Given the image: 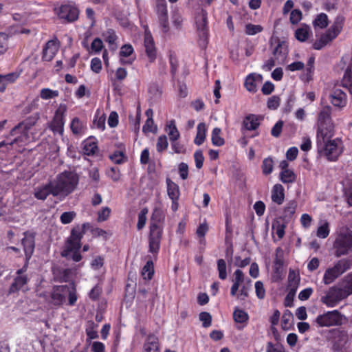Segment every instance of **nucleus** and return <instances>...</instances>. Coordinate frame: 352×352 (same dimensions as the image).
<instances>
[{"label":"nucleus","mask_w":352,"mask_h":352,"mask_svg":"<svg viewBox=\"0 0 352 352\" xmlns=\"http://www.w3.org/2000/svg\"><path fill=\"white\" fill-rule=\"evenodd\" d=\"M53 196L65 197L72 193L78 184V175L72 171H64L52 181Z\"/></svg>","instance_id":"1"},{"label":"nucleus","mask_w":352,"mask_h":352,"mask_svg":"<svg viewBox=\"0 0 352 352\" xmlns=\"http://www.w3.org/2000/svg\"><path fill=\"white\" fill-rule=\"evenodd\" d=\"M87 226H89V223H84L82 226H76L72 228L71 234L66 241L65 249L62 252L63 256L71 258L76 262L81 260L82 256L79 253L80 241Z\"/></svg>","instance_id":"2"},{"label":"nucleus","mask_w":352,"mask_h":352,"mask_svg":"<svg viewBox=\"0 0 352 352\" xmlns=\"http://www.w3.org/2000/svg\"><path fill=\"white\" fill-rule=\"evenodd\" d=\"M164 218L163 210L161 208H155L150 226L149 252L151 253L157 254L160 250L163 228L158 223H162Z\"/></svg>","instance_id":"3"},{"label":"nucleus","mask_w":352,"mask_h":352,"mask_svg":"<svg viewBox=\"0 0 352 352\" xmlns=\"http://www.w3.org/2000/svg\"><path fill=\"white\" fill-rule=\"evenodd\" d=\"M67 296V305L74 306L78 300L76 289L74 285L54 286L50 293L49 303L55 307H60L65 302Z\"/></svg>","instance_id":"4"},{"label":"nucleus","mask_w":352,"mask_h":352,"mask_svg":"<svg viewBox=\"0 0 352 352\" xmlns=\"http://www.w3.org/2000/svg\"><path fill=\"white\" fill-rule=\"evenodd\" d=\"M232 283L230 289L232 296L239 300H243L248 297L252 287V280L246 278L241 270H236L234 272Z\"/></svg>","instance_id":"5"},{"label":"nucleus","mask_w":352,"mask_h":352,"mask_svg":"<svg viewBox=\"0 0 352 352\" xmlns=\"http://www.w3.org/2000/svg\"><path fill=\"white\" fill-rule=\"evenodd\" d=\"M344 17L338 15L336 17L332 25L324 33L319 40L314 43V48L320 50L327 44L335 39L341 32L344 23Z\"/></svg>","instance_id":"6"},{"label":"nucleus","mask_w":352,"mask_h":352,"mask_svg":"<svg viewBox=\"0 0 352 352\" xmlns=\"http://www.w3.org/2000/svg\"><path fill=\"white\" fill-rule=\"evenodd\" d=\"M335 256L340 257L347 254L352 250V232L347 228H341L338 231L333 243Z\"/></svg>","instance_id":"7"},{"label":"nucleus","mask_w":352,"mask_h":352,"mask_svg":"<svg viewBox=\"0 0 352 352\" xmlns=\"http://www.w3.org/2000/svg\"><path fill=\"white\" fill-rule=\"evenodd\" d=\"M317 292L320 297V302L327 307H334L340 301L345 299L338 285L331 286L326 290L322 289V286L318 285Z\"/></svg>","instance_id":"8"},{"label":"nucleus","mask_w":352,"mask_h":352,"mask_svg":"<svg viewBox=\"0 0 352 352\" xmlns=\"http://www.w3.org/2000/svg\"><path fill=\"white\" fill-rule=\"evenodd\" d=\"M351 268V261L343 258L338 261L333 266L326 269L322 277V283L326 285L333 283L338 277Z\"/></svg>","instance_id":"9"},{"label":"nucleus","mask_w":352,"mask_h":352,"mask_svg":"<svg viewBox=\"0 0 352 352\" xmlns=\"http://www.w3.org/2000/svg\"><path fill=\"white\" fill-rule=\"evenodd\" d=\"M346 320V316L335 309L319 314L316 318L314 322L319 327H330L341 326Z\"/></svg>","instance_id":"10"},{"label":"nucleus","mask_w":352,"mask_h":352,"mask_svg":"<svg viewBox=\"0 0 352 352\" xmlns=\"http://www.w3.org/2000/svg\"><path fill=\"white\" fill-rule=\"evenodd\" d=\"M318 147L331 161L336 160L342 152V142L339 138L326 142L324 145H318Z\"/></svg>","instance_id":"11"},{"label":"nucleus","mask_w":352,"mask_h":352,"mask_svg":"<svg viewBox=\"0 0 352 352\" xmlns=\"http://www.w3.org/2000/svg\"><path fill=\"white\" fill-rule=\"evenodd\" d=\"M208 14L204 9H200L195 15V25L200 40V45L204 46L208 37L207 27Z\"/></svg>","instance_id":"12"},{"label":"nucleus","mask_w":352,"mask_h":352,"mask_svg":"<svg viewBox=\"0 0 352 352\" xmlns=\"http://www.w3.org/2000/svg\"><path fill=\"white\" fill-rule=\"evenodd\" d=\"M334 126L332 122H325L318 124L316 131L317 145H324L326 142L333 140Z\"/></svg>","instance_id":"13"},{"label":"nucleus","mask_w":352,"mask_h":352,"mask_svg":"<svg viewBox=\"0 0 352 352\" xmlns=\"http://www.w3.org/2000/svg\"><path fill=\"white\" fill-rule=\"evenodd\" d=\"M67 110L65 104H60L58 107L53 120L51 122L50 127L54 133L62 135L64 131L65 116Z\"/></svg>","instance_id":"14"},{"label":"nucleus","mask_w":352,"mask_h":352,"mask_svg":"<svg viewBox=\"0 0 352 352\" xmlns=\"http://www.w3.org/2000/svg\"><path fill=\"white\" fill-rule=\"evenodd\" d=\"M334 339L332 342L333 352H346V345L349 341V334L344 330H335Z\"/></svg>","instance_id":"15"},{"label":"nucleus","mask_w":352,"mask_h":352,"mask_svg":"<svg viewBox=\"0 0 352 352\" xmlns=\"http://www.w3.org/2000/svg\"><path fill=\"white\" fill-rule=\"evenodd\" d=\"M54 11L60 19L68 22L74 21L78 17V9L71 4H64L59 8H55Z\"/></svg>","instance_id":"16"},{"label":"nucleus","mask_w":352,"mask_h":352,"mask_svg":"<svg viewBox=\"0 0 352 352\" xmlns=\"http://www.w3.org/2000/svg\"><path fill=\"white\" fill-rule=\"evenodd\" d=\"M156 14L158 22L163 32H167L169 30V23L168 18V10L165 0H159L156 6Z\"/></svg>","instance_id":"17"},{"label":"nucleus","mask_w":352,"mask_h":352,"mask_svg":"<svg viewBox=\"0 0 352 352\" xmlns=\"http://www.w3.org/2000/svg\"><path fill=\"white\" fill-rule=\"evenodd\" d=\"M34 234L31 232H25L24 237L21 240V244L25 254L27 262L31 258L35 246Z\"/></svg>","instance_id":"18"},{"label":"nucleus","mask_w":352,"mask_h":352,"mask_svg":"<svg viewBox=\"0 0 352 352\" xmlns=\"http://www.w3.org/2000/svg\"><path fill=\"white\" fill-rule=\"evenodd\" d=\"M59 49V42L57 39L49 41L43 50V59L45 61H51Z\"/></svg>","instance_id":"19"},{"label":"nucleus","mask_w":352,"mask_h":352,"mask_svg":"<svg viewBox=\"0 0 352 352\" xmlns=\"http://www.w3.org/2000/svg\"><path fill=\"white\" fill-rule=\"evenodd\" d=\"M263 76L261 74L252 73L248 75L245 79L244 86L248 91L255 93L258 85L262 82Z\"/></svg>","instance_id":"20"},{"label":"nucleus","mask_w":352,"mask_h":352,"mask_svg":"<svg viewBox=\"0 0 352 352\" xmlns=\"http://www.w3.org/2000/svg\"><path fill=\"white\" fill-rule=\"evenodd\" d=\"M144 44L145 52L149 61L153 63L156 58V48L153 38L150 32H145Z\"/></svg>","instance_id":"21"},{"label":"nucleus","mask_w":352,"mask_h":352,"mask_svg":"<svg viewBox=\"0 0 352 352\" xmlns=\"http://www.w3.org/2000/svg\"><path fill=\"white\" fill-rule=\"evenodd\" d=\"M331 103L333 106L343 107L346 104V96L345 93L339 88L333 90L329 96Z\"/></svg>","instance_id":"22"},{"label":"nucleus","mask_w":352,"mask_h":352,"mask_svg":"<svg viewBox=\"0 0 352 352\" xmlns=\"http://www.w3.org/2000/svg\"><path fill=\"white\" fill-rule=\"evenodd\" d=\"M134 52L133 47L130 44L122 45L120 50V61L123 65H131L133 62L135 58H131Z\"/></svg>","instance_id":"23"},{"label":"nucleus","mask_w":352,"mask_h":352,"mask_svg":"<svg viewBox=\"0 0 352 352\" xmlns=\"http://www.w3.org/2000/svg\"><path fill=\"white\" fill-rule=\"evenodd\" d=\"M26 271L25 266L16 272L17 276L14 278L13 283L11 285L10 292H15L21 289L27 283L28 278L22 274Z\"/></svg>","instance_id":"24"},{"label":"nucleus","mask_w":352,"mask_h":352,"mask_svg":"<svg viewBox=\"0 0 352 352\" xmlns=\"http://www.w3.org/2000/svg\"><path fill=\"white\" fill-rule=\"evenodd\" d=\"M300 278L298 272L289 270L288 274V289L289 291V294L294 296L297 291V289L299 286Z\"/></svg>","instance_id":"25"},{"label":"nucleus","mask_w":352,"mask_h":352,"mask_svg":"<svg viewBox=\"0 0 352 352\" xmlns=\"http://www.w3.org/2000/svg\"><path fill=\"white\" fill-rule=\"evenodd\" d=\"M338 286L345 298L352 294V274H349L342 278Z\"/></svg>","instance_id":"26"},{"label":"nucleus","mask_w":352,"mask_h":352,"mask_svg":"<svg viewBox=\"0 0 352 352\" xmlns=\"http://www.w3.org/2000/svg\"><path fill=\"white\" fill-rule=\"evenodd\" d=\"M287 53V45L285 42H278L273 50V54L278 63H282L285 61Z\"/></svg>","instance_id":"27"},{"label":"nucleus","mask_w":352,"mask_h":352,"mask_svg":"<svg viewBox=\"0 0 352 352\" xmlns=\"http://www.w3.org/2000/svg\"><path fill=\"white\" fill-rule=\"evenodd\" d=\"M52 194L53 195L52 183L50 182L48 184L38 186L34 189V197L41 200H45L47 197Z\"/></svg>","instance_id":"28"},{"label":"nucleus","mask_w":352,"mask_h":352,"mask_svg":"<svg viewBox=\"0 0 352 352\" xmlns=\"http://www.w3.org/2000/svg\"><path fill=\"white\" fill-rule=\"evenodd\" d=\"M70 128L74 135H82L85 133L87 129L86 122L76 117L72 119Z\"/></svg>","instance_id":"29"},{"label":"nucleus","mask_w":352,"mask_h":352,"mask_svg":"<svg viewBox=\"0 0 352 352\" xmlns=\"http://www.w3.org/2000/svg\"><path fill=\"white\" fill-rule=\"evenodd\" d=\"M284 188L281 184H275L272 190L271 198L272 200L278 204L280 205L283 203L285 199V192Z\"/></svg>","instance_id":"30"},{"label":"nucleus","mask_w":352,"mask_h":352,"mask_svg":"<svg viewBox=\"0 0 352 352\" xmlns=\"http://www.w3.org/2000/svg\"><path fill=\"white\" fill-rule=\"evenodd\" d=\"M144 352H160L157 337L154 335H150L147 337L144 344Z\"/></svg>","instance_id":"31"},{"label":"nucleus","mask_w":352,"mask_h":352,"mask_svg":"<svg viewBox=\"0 0 352 352\" xmlns=\"http://www.w3.org/2000/svg\"><path fill=\"white\" fill-rule=\"evenodd\" d=\"M167 193L170 199H179L180 190L179 186L170 179H166Z\"/></svg>","instance_id":"32"},{"label":"nucleus","mask_w":352,"mask_h":352,"mask_svg":"<svg viewBox=\"0 0 352 352\" xmlns=\"http://www.w3.org/2000/svg\"><path fill=\"white\" fill-rule=\"evenodd\" d=\"M261 118L256 115H249L243 120V125L247 130H255L260 124Z\"/></svg>","instance_id":"33"},{"label":"nucleus","mask_w":352,"mask_h":352,"mask_svg":"<svg viewBox=\"0 0 352 352\" xmlns=\"http://www.w3.org/2000/svg\"><path fill=\"white\" fill-rule=\"evenodd\" d=\"M165 131L168 135L170 141L177 140L180 137V133L176 127L174 120H170L167 122Z\"/></svg>","instance_id":"34"},{"label":"nucleus","mask_w":352,"mask_h":352,"mask_svg":"<svg viewBox=\"0 0 352 352\" xmlns=\"http://www.w3.org/2000/svg\"><path fill=\"white\" fill-rule=\"evenodd\" d=\"M207 127L205 123L201 122L197 127V135L194 140L195 144L199 146L204 143L206 137Z\"/></svg>","instance_id":"35"},{"label":"nucleus","mask_w":352,"mask_h":352,"mask_svg":"<svg viewBox=\"0 0 352 352\" xmlns=\"http://www.w3.org/2000/svg\"><path fill=\"white\" fill-rule=\"evenodd\" d=\"M329 233V223L327 220H320L316 231V236L320 239H326Z\"/></svg>","instance_id":"36"},{"label":"nucleus","mask_w":352,"mask_h":352,"mask_svg":"<svg viewBox=\"0 0 352 352\" xmlns=\"http://www.w3.org/2000/svg\"><path fill=\"white\" fill-rule=\"evenodd\" d=\"M97 150V144L94 138H88L83 142V153L85 155H94Z\"/></svg>","instance_id":"37"},{"label":"nucleus","mask_w":352,"mask_h":352,"mask_svg":"<svg viewBox=\"0 0 352 352\" xmlns=\"http://www.w3.org/2000/svg\"><path fill=\"white\" fill-rule=\"evenodd\" d=\"M342 85L344 87L349 89V91L352 94V61L349 65L344 73Z\"/></svg>","instance_id":"38"},{"label":"nucleus","mask_w":352,"mask_h":352,"mask_svg":"<svg viewBox=\"0 0 352 352\" xmlns=\"http://www.w3.org/2000/svg\"><path fill=\"white\" fill-rule=\"evenodd\" d=\"M148 118L143 126L142 131L144 133H155L157 131V127L154 125V122L153 118H151L152 111L151 109H148L146 112Z\"/></svg>","instance_id":"39"},{"label":"nucleus","mask_w":352,"mask_h":352,"mask_svg":"<svg viewBox=\"0 0 352 352\" xmlns=\"http://www.w3.org/2000/svg\"><path fill=\"white\" fill-rule=\"evenodd\" d=\"M310 28L306 25H302L295 32V37L299 41H305L309 35Z\"/></svg>","instance_id":"40"},{"label":"nucleus","mask_w":352,"mask_h":352,"mask_svg":"<svg viewBox=\"0 0 352 352\" xmlns=\"http://www.w3.org/2000/svg\"><path fill=\"white\" fill-rule=\"evenodd\" d=\"M221 130L220 128H214L211 134V141L214 146H221L225 144L224 139L221 136Z\"/></svg>","instance_id":"41"},{"label":"nucleus","mask_w":352,"mask_h":352,"mask_svg":"<svg viewBox=\"0 0 352 352\" xmlns=\"http://www.w3.org/2000/svg\"><path fill=\"white\" fill-rule=\"evenodd\" d=\"M315 28H325L329 24L328 16L324 13L318 14L313 22Z\"/></svg>","instance_id":"42"},{"label":"nucleus","mask_w":352,"mask_h":352,"mask_svg":"<svg viewBox=\"0 0 352 352\" xmlns=\"http://www.w3.org/2000/svg\"><path fill=\"white\" fill-rule=\"evenodd\" d=\"M248 318V314L241 309L236 308L233 312V318L236 323H246Z\"/></svg>","instance_id":"43"},{"label":"nucleus","mask_w":352,"mask_h":352,"mask_svg":"<svg viewBox=\"0 0 352 352\" xmlns=\"http://www.w3.org/2000/svg\"><path fill=\"white\" fill-rule=\"evenodd\" d=\"M286 226L279 221L274 222L272 225L273 233L277 236V240L281 239L285 235Z\"/></svg>","instance_id":"44"},{"label":"nucleus","mask_w":352,"mask_h":352,"mask_svg":"<svg viewBox=\"0 0 352 352\" xmlns=\"http://www.w3.org/2000/svg\"><path fill=\"white\" fill-rule=\"evenodd\" d=\"M59 96L58 90H52L50 88H43L40 91V97L43 100H50L56 98Z\"/></svg>","instance_id":"45"},{"label":"nucleus","mask_w":352,"mask_h":352,"mask_svg":"<svg viewBox=\"0 0 352 352\" xmlns=\"http://www.w3.org/2000/svg\"><path fill=\"white\" fill-rule=\"evenodd\" d=\"M331 108L329 107H324L320 112L318 119V124L325 122H332L330 118Z\"/></svg>","instance_id":"46"},{"label":"nucleus","mask_w":352,"mask_h":352,"mask_svg":"<svg viewBox=\"0 0 352 352\" xmlns=\"http://www.w3.org/2000/svg\"><path fill=\"white\" fill-rule=\"evenodd\" d=\"M280 179L283 183H292L296 179L294 173L291 170H281L280 173Z\"/></svg>","instance_id":"47"},{"label":"nucleus","mask_w":352,"mask_h":352,"mask_svg":"<svg viewBox=\"0 0 352 352\" xmlns=\"http://www.w3.org/2000/svg\"><path fill=\"white\" fill-rule=\"evenodd\" d=\"M297 204L295 201H290L284 208V217L290 219L295 213Z\"/></svg>","instance_id":"48"},{"label":"nucleus","mask_w":352,"mask_h":352,"mask_svg":"<svg viewBox=\"0 0 352 352\" xmlns=\"http://www.w3.org/2000/svg\"><path fill=\"white\" fill-rule=\"evenodd\" d=\"M153 265L152 261H148L146 264L144 266L142 275L145 280L151 279L153 274Z\"/></svg>","instance_id":"49"},{"label":"nucleus","mask_w":352,"mask_h":352,"mask_svg":"<svg viewBox=\"0 0 352 352\" xmlns=\"http://www.w3.org/2000/svg\"><path fill=\"white\" fill-rule=\"evenodd\" d=\"M111 213V210L109 207L105 206L102 207L100 210H98L97 214V221L98 222H102L107 221Z\"/></svg>","instance_id":"50"},{"label":"nucleus","mask_w":352,"mask_h":352,"mask_svg":"<svg viewBox=\"0 0 352 352\" xmlns=\"http://www.w3.org/2000/svg\"><path fill=\"white\" fill-rule=\"evenodd\" d=\"M168 143L166 136L164 135H160L157 138V144H156L157 151L159 153H162V152L164 151L168 148Z\"/></svg>","instance_id":"51"},{"label":"nucleus","mask_w":352,"mask_h":352,"mask_svg":"<svg viewBox=\"0 0 352 352\" xmlns=\"http://www.w3.org/2000/svg\"><path fill=\"white\" fill-rule=\"evenodd\" d=\"M274 162L271 157L263 160L262 163V171L265 175L270 174L273 170Z\"/></svg>","instance_id":"52"},{"label":"nucleus","mask_w":352,"mask_h":352,"mask_svg":"<svg viewBox=\"0 0 352 352\" xmlns=\"http://www.w3.org/2000/svg\"><path fill=\"white\" fill-rule=\"evenodd\" d=\"M263 31V27L260 25L248 23L245 27V32L248 35H255Z\"/></svg>","instance_id":"53"},{"label":"nucleus","mask_w":352,"mask_h":352,"mask_svg":"<svg viewBox=\"0 0 352 352\" xmlns=\"http://www.w3.org/2000/svg\"><path fill=\"white\" fill-rule=\"evenodd\" d=\"M208 230V226L206 222L201 223L196 231L197 236L199 238V242L201 243H204V236Z\"/></svg>","instance_id":"54"},{"label":"nucleus","mask_w":352,"mask_h":352,"mask_svg":"<svg viewBox=\"0 0 352 352\" xmlns=\"http://www.w3.org/2000/svg\"><path fill=\"white\" fill-rule=\"evenodd\" d=\"M217 270L219 278L225 280L227 278V272L226 261L223 259H219L217 261Z\"/></svg>","instance_id":"55"},{"label":"nucleus","mask_w":352,"mask_h":352,"mask_svg":"<svg viewBox=\"0 0 352 352\" xmlns=\"http://www.w3.org/2000/svg\"><path fill=\"white\" fill-rule=\"evenodd\" d=\"M148 210L146 208H144L141 210L140 212L138 214V221L137 224V228L138 230H142L146 221V214L148 213Z\"/></svg>","instance_id":"56"},{"label":"nucleus","mask_w":352,"mask_h":352,"mask_svg":"<svg viewBox=\"0 0 352 352\" xmlns=\"http://www.w3.org/2000/svg\"><path fill=\"white\" fill-rule=\"evenodd\" d=\"M76 216V213L74 211L65 212L60 215V221L63 224H68L74 220Z\"/></svg>","instance_id":"57"},{"label":"nucleus","mask_w":352,"mask_h":352,"mask_svg":"<svg viewBox=\"0 0 352 352\" xmlns=\"http://www.w3.org/2000/svg\"><path fill=\"white\" fill-rule=\"evenodd\" d=\"M255 293L258 298L263 299L265 296V289L263 283L258 280L255 283Z\"/></svg>","instance_id":"58"},{"label":"nucleus","mask_w":352,"mask_h":352,"mask_svg":"<svg viewBox=\"0 0 352 352\" xmlns=\"http://www.w3.org/2000/svg\"><path fill=\"white\" fill-rule=\"evenodd\" d=\"M199 320L202 322L203 327H209L212 322V316L208 312H201L199 316Z\"/></svg>","instance_id":"59"},{"label":"nucleus","mask_w":352,"mask_h":352,"mask_svg":"<svg viewBox=\"0 0 352 352\" xmlns=\"http://www.w3.org/2000/svg\"><path fill=\"white\" fill-rule=\"evenodd\" d=\"M280 102V98L277 96H273L267 100V107L270 109H276L279 107Z\"/></svg>","instance_id":"60"},{"label":"nucleus","mask_w":352,"mask_h":352,"mask_svg":"<svg viewBox=\"0 0 352 352\" xmlns=\"http://www.w3.org/2000/svg\"><path fill=\"white\" fill-rule=\"evenodd\" d=\"M106 118L104 115L100 116H96L94 120V125L100 130L103 131L105 129Z\"/></svg>","instance_id":"61"},{"label":"nucleus","mask_w":352,"mask_h":352,"mask_svg":"<svg viewBox=\"0 0 352 352\" xmlns=\"http://www.w3.org/2000/svg\"><path fill=\"white\" fill-rule=\"evenodd\" d=\"M194 158L195 162V166L197 168H201L204 164V155L201 151H196L194 153Z\"/></svg>","instance_id":"62"},{"label":"nucleus","mask_w":352,"mask_h":352,"mask_svg":"<svg viewBox=\"0 0 352 352\" xmlns=\"http://www.w3.org/2000/svg\"><path fill=\"white\" fill-rule=\"evenodd\" d=\"M302 19V12L299 10H294L290 14V22L292 24L298 23Z\"/></svg>","instance_id":"63"},{"label":"nucleus","mask_w":352,"mask_h":352,"mask_svg":"<svg viewBox=\"0 0 352 352\" xmlns=\"http://www.w3.org/2000/svg\"><path fill=\"white\" fill-rule=\"evenodd\" d=\"M91 70L98 74L102 69V62L98 58H94L91 61Z\"/></svg>","instance_id":"64"}]
</instances>
